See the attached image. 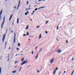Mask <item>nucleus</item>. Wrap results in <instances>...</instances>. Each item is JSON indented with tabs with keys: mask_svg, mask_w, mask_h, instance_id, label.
Here are the masks:
<instances>
[{
	"mask_svg": "<svg viewBox=\"0 0 75 75\" xmlns=\"http://www.w3.org/2000/svg\"><path fill=\"white\" fill-rule=\"evenodd\" d=\"M8 30V29H7L5 34H4L3 38L2 39L3 42H4V41L5 37H6V33H7V32Z\"/></svg>",
	"mask_w": 75,
	"mask_h": 75,
	"instance_id": "f257e3e1",
	"label": "nucleus"
},
{
	"mask_svg": "<svg viewBox=\"0 0 75 75\" xmlns=\"http://www.w3.org/2000/svg\"><path fill=\"white\" fill-rule=\"evenodd\" d=\"M3 20H4V21H3V23L1 25V28H3V24H4V21H5V16L4 17Z\"/></svg>",
	"mask_w": 75,
	"mask_h": 75,
	"instance_id": "f03ea898",
	"label": "nucleus"
},
{
	"mask_svg": "<svg viewBox=\"0 0 75 75\" xmlns=\"http://www.w3.org/2000/svg\"><path fill=\"white\" fill-rule=\"evenodd\" d=\"M28 61H25L24 62L22 63V64L21 65V66L23 65H24V64H27V63H28Z\"/></svg>",
	"mask_w": 75,
	"mask_h": 75,
	"instance_id": "7ed1b4c3",
	"label": "nucleus"
},
{
	"mask_svg": "<svg viewBox=\"0 0 75 75\" xmlns=\"http://www.w3.org/2000/svg\"><path fill=\"white\" fill-rule=\"evenodd\" d=\"M57 51V52H58V53H59V54H60V53L62 51L60 49H59V50H58Z\"/></svg>",
	"mask_w": 75,
	"mask_h": 75,
	"instance_id": "20e7f679",
	"label": "nucleus"
},
{
	"mask_svg": "<svg viewBox=\"0 0 75 75\" xmlns=\"http://www.w3.org/2000/svg\"><path fill=\"white\" fill-rule=\"evenodd\" d=\"M54 59H52L50 61V64H52V62H54Z\"/></svg>",
	"mask_w": 75,
	"mask_h": 75,
	"instance_id": "39448f33",
	"label": "nucleus"
},
{
	"mask_svg": "<svg viewBox=\"0 0 75 75\" xmlns=\"http://www.w3.org/2000/svg\"><path fill=\"white\" fill-rule=\"evenodd\" d=\"M20 0H19V4H18V7L16 9V10H18V7H19V6H20Z\"/></svg>",
	"mask_w": 75,
	"mask_h": 75,
	"instance_id": "423d86ee",
	"label": "nucleus"
},
{
	"mask_svg": "<svg viewBox=\"0 0 75 75\" xmlns=\"http://www.w3.org/2000/svg\"><path fill=\"white\" fill-rule=\"evenodd\" d=\"M16 41V33H14V42H15Z\"/></svg>",
	"mask_w": 75,
	"mask_h": 75,
	"instance_id": "0eeeda50",
	"label": "nucleus"
},
{
	"mask_svg": "<svg viewBox=\"0 0 75 75\" xmlns=\"http://www.w3.org/2000/svg\"><path fill=\"white\" fill-rule=\"evenodd\" d=\"M12 16H13V15H11V16L9 19V21H10V20H11V18H12Z\"/></svg>",
	"mask_w": 75,
	"mask_h": 75,
	"instance_id": "6e6552de",
	"label": "nucleus"
},
{
	"mask_svg": "<svg viewBox=\"0 0 75 75\" xmlns=\"http://www.w3.org/2000/svg\"><path fill=\"white\" fill-rule=\"evenodd\" d=\"M55 72H56V69H55L53 71V75H54L55 74Z\"/></svg>",
	"mask_w": 75,
	"mask_h": 75,
	"instance_id": "1a4fd4ad",
	"label": "nucleus"
},
{
	"mask_svg": "<svg viewBox=\"0 0 75 75\" xmlns=\"http://www.w3.org/2000/svg\"><path fill=\"white\" fill-rule=\"evenodd\" d=\"M41 37H42L41 34H40V35L39 38V39H40V38H41Z\"/></svg>",
	"mask_w": 75,
	"mask_h": 75,
	"instance_id": "9d476101",
	"label": "nucleus"
},
{
	"mask_svg": "<svg viewBox=\"0 0 75 75\" xmlns=\"http://www.w3.org/2000/svg\"><path fill=\"white\" fill-rule=\"evenodd\" d=\"M38 54L35 57V59H36V58H38Z\"/></svg>",
	"mask_w": 75,
	"mask_h": 75,
	"instance_id": "9b49d317",
	"label": "nucleus"
},
{
	"mask_svg": "<svg viewBox=\"0 0 75 75\" xmlns=\"http://www.w3.org/2000/svg\"><path fill=\"white\" fill-rule=\"evenodd\" d=\"M19 21V19L18 18V19H17V24H18Z\"/></svg>",
	"mask_w": 75,
	"mask_h": 75,
	"instance_id": "f8f14e48",
	"label": "nucleus"
},
{
	"mask_svg": "<svg viewBox=\"0 0 75 75\" xmlns=\"http://www.w3.org/2000/svg\"><path fill=\"white\" fill-rule=\"evenodd\" d=\"M16 70L12 72V73H16Z\"/></svg>",
	"mask_w": 75,
	"mask_h": 75,
	"instance_id": "ddd939ff",
	"label": "nucleus"
},
{
	"mask_svg": "<svg viewBox=\"0 0 75 75\" xmlns=\"http://www.w3.org/2000/svg\"><path fill=\"white\" fill-rule=\"evenodd\" d=\"M28 25L27 26L26 28V30H28Z\"/></svg>",
	"mask_w": 75,
	"mask_h": 75,
	"instance_id": "4468645a",
	"label": "nucleus"
},
{
	"mask_svg": "<svg viewBox=\"0 0 75 75\" xmlns=\"http://www.w3.org/2000/svg\"><path fill=\"white\" fill-rule=\"evenodd\" d=\"M57 30H58L59 29V25H58L57 28Z\"/></svg>",
	"mask_w": 75,
	"mask_h": 75,
	"instance_id": "2eb2a0df",
	"label": "nucleus"
},
{
	"mask_svg": "<svg viewBox=\"0 0 75 75\" xmlns=\"http://www.w3.org/2000/svg\"><path fill=\"white\" fill-rule=\"evenodd\" d=\"M18 61H16L15 62V64H17L18 62Z\"/></svg>",
	"mask_w": 75,
	"mask_h": 75,
	"instance_id": "dca6fc26",
	"label": "nucleus"
},
{
	"mask_svg": "<svg viewBox=\"0 0 75 75\" xmlns=\"http://www.w3.org/2000/svg\"><path fill=\"white\" fill-rule=\"evenodd\" d=\"M2 12H3V11L2 10H1L0 12V14L1 15V14H2Z\"/></svg>",
	"mask_w": 75,
	"mask_h": 75,
	"instance_id": "f3484780",
	"label": "nucleus"
},
{
	"mask_svg": "<svg viewBox=\"0 0 75 75\" xmlns=\"http://www.w3.org/2000/svg\"><path fill=\"white\" fill-rule=\"evenodd\" d=\"M1 68H0V74H1Z\"/></svg>",
	"mask_w": 75,
	"mask_h": 75,
	"instance_id": "a211bd4d",
	"label": "nucleus"
},
{
	"mask_svg": "<svg viewBox=\"0 0 75 75\" xmlns=\"http://www.w3.org/2000/svg\"><path fill=\"white\" fill-rule=\"evenodd\" d=\"M18 47H20V43H19L18 44Z\"/></svg>",
	"mask_w": 75,
	"mask_h": 75,
	"instance_id": "6ab92c4d",
	"label": "nucleus"
},
{
	"mask_svg": "<svg viewBox=\"0 0 75 75\" xmlns=\"http://www.w3.org/2000/svg\"><path fill=\"white\" fill-rule=\"evenodd\" d=\"M32 55H33L34 54V52H33V51H32Z\"/></svg>",
	"mask_w": 75,
	"mask_h": 75,
	"instance_id": "aec40b11",
	"label": "nucleus"
},
{
	"mask_svg": "<svg viewBox=\"0 0 75 75\" xmlns=\"http://www.w3.org/2000/svg\"><path fill=\"white\" fill-rule=\"evenodd\" d=\"M21 69V67L19 70V72H20V70Z\"/></svg>",
	"mask_w": 75,
	"mask_h": 75,
	"instance_id": "412c9836",
	"label": "nucleus"
},
{
	"mask_svg": "<svg viewBox=\"0 0 75 75\" xmlns=\"http://www.w3.org/2000/svg\"><path fill=\"white\" fill-rule=\"evenodd\" d=\"M74 71H73L72 74L71 75H73V74H74Z\"/></svg>",
	"mask_w": 75,
	"mask_h": 75,
	"instance_id": "4be33fe9",
	"label": "nucleus"
},
{
	"mask_svg": "<svg viewBox=\"0 0 75 75\" xmlns=\"http://www.w3.org/2000/svg\"><path fill=\"white\" fill-rule=\"evenodd\" d=\"M74 71H73L72 74L71 75H73V74H74Z\"/></svg>",
	"mask_w": 75,
	"mask_h": 75,
	"instance_id": "5701e85b",
	"label": "nucleus"
},
{
	"mask_svg": "<svg viewBox=\"0 0 75 75\" xmlns=\"http://www.w3.org/2000/svg\"><path fill=\"white\" fill-rule=\"evenodd\" d=\"M24 58H23L21 60V61H24Z\"/></svg>",
	"mask_w": 75,
	"mask_h": 75,
	"instance_id": "b1692460",
	"label": "nucleus"
},
{
	"mask_svg": "<svg viewBox=\"0 0 75 75\" xmlns=\"http://www.w3.org/2000/svg\"><path fill=\"white\" fill-rule=\"evenodd\" d=\"M27 3H26V4H27V5H28V1H27Z\"/></svg>",
	"mask_w": 75,
	"mask_h": 75,
	"instance_id": "393cba45",
	"label": "nucleus"
},
{
	"mask_svg": "<svg viewBox=\"0 0 75 75\" xmlns=\"http://www.w3.org/2000/svg\"><path fill=\"white\" fill-rule=\"evenodd\" d=\"M29 35V33L28 32H27V33L26 35Z\"/></svg>",
	"mask_w": 75,
	"mask_h": 75,
	"instance_id": "a878e982",
	"label": "nucleus"
},
{
	"mask_svg": "<svg viewBox=\"0 0 75 75\" xmlns=\"http://www.w3.org/2000/svg\"><path fill=\"white\" fill-rule=\"evenodd\" d=\"M38 10V8H36L35 9V11H37Z\"/></svg>",
	"mask_w": 75,
	"mask_h": 75,
	"instance_id": "bb28decb",
	"label": "nucleus"
},
{
	"mask_svg": "<svg viewBox=\"0 0 75 75\" xmlns=\"http://www.w3.org/2000/svg\"><path fill=\"white\" fill-rule=\"evenodd\" d=\"M28 13H27L26 12L25 13V15H26V16H27V15Z\"/></svg>",
	"mask_w": 75,
	"mask_h": 75,
	"instance_id": "cd10ccee",
	"label": "nucleus"
},
{
	"mask_svg": "<svg viewBox=\"0 0 75 75\" xmlns=\"http://www.w3.org/2000/svg\"><path fill=\"white\" fill-rule=\"evenodd\" d=\"M5 45H7V42H6Z\"/></svg>",
	"mask_w": 75,
	"mask_h": 75,
	"instance_id": "c85d7f7f",
	"label": "nucleus"
},
{
	"mask_svg": "<svg viewBox=\"0 0 75 75\" xmlns=\"http://www.w3.org/2000/svg\"><path fill=\"white\" fill-rule=\"evenodd\" d=\"M16 49H17V50H19V48H18V47H17V48H16Z\"/></svg>",
	"mask_w": 75,
	"mask_h": 75,
	"instance_id": "c756f323",
	"label": "nucleus"
},
{
	"mask_svg": "<svg viewBox=\"0 0 75 75\" xmlns=\"http://www.w3.org/2000/svg\"><path fill=\"white\" fill-rule=\"evenodd\" d=\"M42 50V48L40 49V51H41V50Z\"/></svg>",
	"mask_w": 75,
	"mask_h": 75,
	"instance_id": "7c9ffc66",
	"label": "nucleus"
},
{
	"mask_svg": "<svg viewBox=\"0 0 75 75\" xmlns=\"http://www.w3.org/2000/svg\"><path fill=\"white\" fill-rule=\"evenodd\" d=\"M66 44H67L68 42V40H66Z\"/></svg>",
	"mask_w": 75,
	"mask_h": 75,
	"instance_id": "2f4dec72",
	"label": "nucleus"
},
{
	"mask_svg": "<svg viewBox=\"0 0 75 75\" xmlns=\"http://www.w3.org/2000/svg\"><path fill=\"white\" fill-rule=\"evenodd\" d=\"M14 21H13V22L12 23L13 25H14Z\"/></svg>",
	"mask_w": 75,
	"mask_h": 75,
	"instance_id": "473e14b6",
	"label": "nucleus"
},
{
	"mask_svg": "<svg viewBox=\"0 0 75 75\" xmlns=\"http://www.w3.org/2000/svg\"><path fill=\"white\" fill-rule=\"evenodd\" d=\"M48 21H47L45 23L46 24H47V23H48Z\"/></svg>",
	"mask_w": 75,
	"mask_h": 75,
	"instance_id": "72a5a7b5",
	"label": "nucleus"
},
{
	"mask_svg": "<svg viewBox=\"0 0 75 75\" xmlns=\"http://www.w3.org/2000/svg\"><path fill=\"white\" fill-rule=\"evenodd\" d=\"M42 1V0H39L38 1V2H40V1Z\"/></svg>",
	"mask_w": 75,
	"mask_h": 75,
	"instance_id": "f704fd0d",
	"label": "nucleus"
},
{
	"mask_svg": "<svg viewBox=\"0 0 75 75\" xmlns=\"http://www.w3.org/2000/svg\"><path fill=\"white\" fill-rule=\"evenodd\" d=\"M45 8V7H42V8Z\"/></svg>",
	"mask_w": 75,
	"mask_h": 75,
	"instance_id": "c9c22d12",
	"label": "nucleus"
},
{
	"mask_svg": "<svg viewBox=\"0 0 75 75\" xmlns=\"http://www.w3.org/2000/svg\"><path fill=\"white\" fill-rule=\"evenodd\" d=\"M26 35V34H23V36L25 37Z\"/></svg>",
	"mask_w": 75,
	"mask_h": 75,
	"instance_id": "e433bc0d",
	"label": "nucleus"
},
{
	"mask_svg": "<svg viewBox=\"0 0 75 75\" xmlns=\"http://www.w3.org/2000/svg\"><path fill=\"white\" fill-rule=\"evenodd\" d=\"M30 9H31V8H28L27 10V11H28V10H30Z\"/></svg>",
	"mask_w": 75,
	"mask_h": 75,
	"instance_id": "4c0bfd02",
	"label": "nucleus"
},
{
	"mask_svg": "<svg viewBox=\"0 0 75 75\" xmlns=\"http://www.w3.org/2000/svg\"><path fill=\"white\" fill-rule=\"evenodd\" d=\"M41 52V51H40H40H39L38 52V53H39V52Z\"/></svg>",
	"mask_w": 75,
	"mask_h": 75,
	"instance_id": "58836bf2",
	"label": "nucleus"
},
{
	"mask_svg": "<svg viewBox=\"0 0 75 75\" xmlns=\"http://www.w3.org/2000/svg\"><path fill=\"white\" fill-rule=\"evenodd\" d=\"M0 18H1V15L0 14Z\"/></svg>",
	"mask_w": 75,
	"mask_h": 75,
	"instance_id": "ea45409f",
	"label": "nucleus"
},
{
	"mask_svg": "<svg viewBox=\"0 0 75 75\" xmlns=\"http://www.w3.org/2000/svg\"><path fill=\"white\" fill-rule=\"evenodd\" d=\"M30 65H28V66L27 67V68H28V67H30Z\"/></svg>",
	"mask_w": 75,
	"mask_h": 75,
	"instance_id": "a19ab883",
	"label": "nucleus"
},
{
	"mask_svg": "<svg viewBox=\"0 0 75 75\" xmlns=\"http://www.w3.org/2000/svg\"><path fill=\"white\" fill-rule=\"evenodd\" d=\"M6 45H5L4 49H6Z\"/></svg>",
	"mask_w": 75,
	"mask_h": 75,
	"instance_id": "79ce46f5",
	"label": "nucleus"
},
{
	"mask_svg": "<svg viewBox=\"0 0 75 75\" xmlns=\"http://www.w3.org/2000/svg\"><path fill=\"white\" fill-rule=\"evenodd\" d=\"M37 72H39H39H40V71H39V70H37Z\"/></svg>",
	"mask_w": 75,
	"mask_h": 75,
	"instance_id": "37998d69",
	"label": "nucleus"
},
{
	"mask_svg": "<svg viewBox=\"0 0 75 75\" xmlns=\"http://www.w3.org/2000/svg\"><path fill=\"white\" fill-rule=\"evenodd\" d=\"M71 24V23H69L68 24V25H69V24Z\"/></svg>",
	"mask_w": 75,
	"mask_h": 75,
	"instance_id": "c03bdc74",
	"label": "nucleus"
},
{
	"mask_svg": "<svg viewBox=\"0 0 75 75\" xmlns=\"http://www.w3.org/2000/svg\"><path fill=\"white\" fill-rule=\"evenodd\" d=\"M35 11H33V13H35Z\"/></svg>",
	"mask_w": 75,
	"mask_h": 75,
	"instance_id": "a18cd8bd",
	"label": "nucleus"
},
{
	"mask_svg": "<svg viewBox=\"0 0 75 75\" xmlns=\"http://www.w3.org/2000/svg\"><path fill=\"white\" fill-rule=\"evenodd\" d=\"M33 14H34V13H32L31 14V15H33Z\"/></svg>",
	"mask_w": 75,
	"mask_h": 75,
	"instance_id": "49530a36",
	"label": "nucleus"
},
{
	"mask_svg": "<svg viewBox=\"0 0 75 75\" xmlns=\"http://www.w3.org/2000/svg\"><path fill=\"white\" fill-rule=\"evenodd\" d=\"M56 70H58V67L56 68Z\"/></svg>",
	"mask_w": 75,
	"mask_h": 75,
	"instance_id": "de8ad7c7",
	"label": "nucleus"
},
{
	"mask_svg": "<svg viewBox=\"0 0 75 75\" xmlns=\"http://www.w3.org/2000/svg\"><path fill=\"white\" fill-rule=\"evenodd\" d=\"M2 58V56H1V58Z\"/></svg>",
	"mask_w": 75,
	"mask_h": 75,
	"instance_id": "09e8293b",
	"label": "nucleus"
},
{
	"mask_svg": "<svg viewBox=\"0 0 75 75\" xmlns=\"http://www.w3.org/2000/svg\"><path fill=\"white\" fill-rule=\"evenodd\" d=\"M14 8H15V9H16V6H15Z\"/></svg>",
	"mask_w": 75,
	"mask_h": 75,
	"instance_id": "8fccbe9b",
	"label": "nucleus"
},
{
	"mask_svg": "<svg viewBox=\"0 0 75 75\" xmlns=\"http://www.w3.org/2000/svg\"><path fill=\"white\" fill-rule=\"evenodd\" d=\"M8 58H9V57L10 56V54H8Z\"/></svg>",
	"mask_w": 75,
	"mask_h": 75,
	"instance_id": "3c124183",
	"label": "nucleus"
},
{
	"mask_svg": "<svg viewBox=\"0 0 75 75\" xmlns=\"http://www.w3.org/2000/svg\"><path fill=\"white\" fill-rule=\"evenodd\" d=\"M45 33L46 34H48V32H47V31H46Z\"/></svg>",
	"mask_w": 75,
	"mask_h": 75,
	"instance_id": "603ef678",
	"label": "nucleus"
},
{
	"mask_svg": "<svg viewBox=\"0 0 75 75\" xmlns=\"http://www.w3.org/2000/svg\"><path fill=\"white\" fill-rule=\"evenodd\" d=\"M64 73H66V71H64Z\"/></svg>",
	"mask_w": 75,
	"mask_h": 75,
	"instance_id": "864d4df0",
	"label": "nucleus"
},
{
	"mask_svg": "<svg viewBox=\"0 0 75 75\" xmlns=\"http://www.w3.org/2000/svg\"><path fill=\"white\" fill-rule=\"evenodd\" d=\"M37 48H38V47H36L35 48V50H37Z\"/></svg>",
	"mask_w": 75,
	"mask_h": 75,
	"instance_id": "5fc2aeb1",
	"label": "nucleus"
},
{
	"mask_svg": "<svg viewBox=\"0 0 75 75\" xmlns=\"http://www.w3.org/2000/svg\"><path fill=\"white\" fill-rule=\"evenodd\" d=\"M27 14H28V13H29V12L27 11Z\"/></svg>",
	"mask_w": 75,
	"mask_h": 75,
	"instance_id": "6e6d98bb",
	"label": "nucleus"
},
{
	"mask_svg": "<svg viewBox=\"0 0 75 75\" xmlns=\"http://www.w3.org/2000/svg\"><path fill=\"white\" fill-rule=\"evenodd\" d=\"M17 66H16L15 67H14V68H17Z\"/></svg>",
	"mask_w": 75,
	"mask_h": 75,
	"instance_id": "4d7b16f0",
	"label": "nucleus"
},
{
	"mask_svg": "<svg viewBox=\"0 0 75 75\" xmlns=\"http://www.w3.org/2000/svg\"><path fill=\"white\" fill-rule=\"evenodd\" d=\"M23 52V51H22L21 52H20V53H21V52Z\"/></svg>",
	"mask_w": 75,
	"mask_h": 75,
	"instance_id": "13d9d810",
	"label": "nucleus"
},
{
	"mask_svg": "<svg viewBox=\"0 0 75 75\" xmlns=\"http://www.w3.org/2000/svg\"><path fill=\"white\" fill-rule=\"evenodd\" d=\"M8 49L9 50H10V47H9V48H8Z\"/></svg>",
	"mask_w": 75,
	"mask_h": 75,
	"instance_id": "bf43d9fd",
	"label": "nucleus"
},
{
	"mask_svg": "<svg viewBox=\"0 0 75 75\" xmlns=\"http://www.w3.org/2000/svg\"><path fill=\"white\" fill-rule=\"evenodd\" d=\"M57 41H59V40H58V39L57 38Z\"/></svg>",
	"mask_w": 75,
	"mask_h": 75,
	"instance_id": "052dcab7",
	"label": "nucleus"
},
{
	"mask_svg": "<svg viewBox=\"0 0 75 75\" xmlns=\"http://www.w3.org/2000/svg\"><path fill=\"white\" fill-rule=\"evenodd\" d=\"M40 27V26H38L37 27V28H38V27Z\"/></svg>",
	"mask_w": 75,
	"mask_h": 75,
	"instance_id": "680f3d73",
	"label": "nucleus"
},
{
	"mask_svg": "<svg viewBox=\"0 0 75 75\" xmlns=\"http://www.w3.org/2000/svg\"><path fill=\"white\" fill-rule=\"evenodd\" d=\"M17 55H18V54H17L16 55V56H17Z\"/></svg>",
	"mask_w": 75,
	"mask_h": 75,
	"instance_id": "e2e57ef3",
	"label": "nucleus"
},
{
	"mask_svg": "<svg viewBox=\"0 0 75 75\" xmlns=\"http://www.w3.org/2000/svg\"><path fill=\"white\" fill-rule=\"evenodd\" d=\"M23 55V54H21L20 55Z\"/></svg>",
	"mask_w": 75,
	"mask_h": 75,
	"instance_id": "0e129e2a",
	"label": "nucleus"
},
{
	"mask_svg": "<svg viewBox=\"0 0 75 75\" xmlns=\"http://www.w3.org/2000/svg\"><path fill=\"white\" fill-rule=\"evenodd\" d=\"M11 33H13V31H11Z\"/></svg>",
	"mask_w": 75,
	"mask_h": 75,
	"instance_id": "69168bd1",
	"label": "nucleus"
},
{
	"mask_svg": "<svg viewBox=\"0 0 75 75\" xmlns=\"http://www.w3.org/2000/svg\"><path fill=\"white\" fill-rule=\"evenodd\" d=\"M40 9V8H38V10H39V9Z\"/></svg>",
	"mask_w": 75,
	"mask_h": 75,
	"instance_id": "338daca9",
	"label": "nucleus"
},
{
	"mask_svg": "<svg viewBox=\"0 0 75 75\" xmlns=\"http://www.w3.org/2000/svg\"><path fill=\"white\" fill-rule=\"evenodd\" d=\"M31 7V6L30 5L29 6V7Z\"/></svg>",
	"mask_w": 75,
	"mask_h": 75,
	"instance_id": "774afa93",
	"label": "nucleus"
}]
</instances>
